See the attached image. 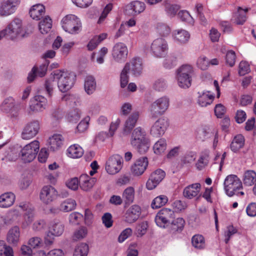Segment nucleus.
Wrapping results in <instances>:
<instances>
[{
  "label": "nucleus",
  "instance_id": "nucleus-1",
  "mask_svg": "<svg viewBox=\"0 0 256 256\" xmlns=\"http://www.w3.org/2000/svg\"><path fill=\"white\" fill-rule=\"evenodd\" d=\"M130 142L140 154H145L150 146L149 140L146 137V132L140 127H138L132 131Z\"/></svg>",
  "mask_w": 256,
  "mask_h": 256
},
{
  "label": "nucleus",
  "instance_id": "nucleus-2",
  "mask_svg": "<svg viewBox=\"0 0 256 256\" xmlns=\"http://www.w3.org/2000/svg\"><path fill=\"white\" fill-rule=\"evenodd\" d=\"M54 78L58 80V86L62 92L70 90L74 86L76 76L64 70H57L53 72Z\"/></svg>",
  "mask_w": 256,
  "mask_h": 256
},
{
  "label": "nucleus",
  "instance_id": "nucleus-3",
  "mask_svg": "<svg viewBox=\"0 0 256 256\" xmlns=\"http://www.w3.org/2000/svg\"><path fill=\"white\" fill-rule=\"evenodd\" d=\"M176 79L179 86L186 88L191 86L193 68L190 64H184L176 70Z\"/></svg>",
  "mask_w": 256,
  "mask_h": 256
},
{
  "label": "nucleus",
  "instance_id": "nucleus-4",
  "mask_svg": "<svg viewBox=\"0 0 256 256\" xmlns=\"http://www.w3.org/2000/svg\"><path fill=\"white\" fill-rule=\"evenodd\" d=\"M62 28L70 34H78L82 28L78 18L74 14H68L61 21Z\"/></svg>",
  "mask_w": 256,
  "mask_h": 256
},
{
  "label": "nucleus",
  "instance_id": "nucleus-5",
  "mask_svg": "<svg viewBox=\"0 0 256 256\" xmlns=\"http://www.w3.org/2000/svg\"><path fill=\"white\" fill-rule=\"evenodd\" d=\"M224 184L226 193L229 196H233L236 194L237 190L242 188L241 180L234 174L228 176L224 180Z\"/></svg>",
  "mask_w": 256,
  "mask_h": 256
},
{
  "label": "nucleus",
  "instance_id": "nucleus-6",
  "mask_svg": "<svg viewBox=\"0 0 256 256\" xmlns=\"http://www.w3.org/2000/svg\"><path fill=\"white\" fill-rule=\"evenodd\" d=\"M169 102L168 97L162 96L152 102L150 108L152 117L156 118L162 115L168 108Z\"/></svg>",
  "mask_w": 256,
  "mask_h": 256
},
{
  "label": "nucleus",
  "instance_id": "nucleus-7",
  "mask_svg": "<svg viewBox=\"0 0 256 256\" xmlns=\"http://www.w3.org/2000/svg\"><path fill=\"white\" fill-rule=\"evenodd\" d=\"M40 148L39 142L34 140L26 144L20 151L22 158L25 162H30L36 156Z\"/></svg>",
  "mask_w": 256,
  "mask_h": 256
},
{
  "label": "nucleus",
  "instance_id": "nucleus-8",
  "mask_svg": "<svg viewBox=\"0 0 256 256\" xmlns=\"http://www.w3.org/2000/svg\"><path fill=\"white\" fill-rule=\"evenodd\" d=\"M174 217V212L172 210L164 208L156 214L155 222L158 226L165 228L166 225L170 224Z\"/></svg>",
  "mask_w": 256,
  "mask_h": 256
},
{
  "label": "nucleus",
  "instance_id": "nucleus-9",
  "mask_svg": "<svg viewBox=\"0 0 256 256\" xmlns=\"http://www.w3.org/2000/svg\"><path fill=\"white\" fill-rule=\"evenodd\" d=\"M123 158L119 154H114L110 156L106 164V170L110 174L118 172L122 167Z\"/></svg>",
  "mask_w": 256,
  "mask_h": 256
},
{
  "label": "nucleus",
  "instance_id": "nucleus-10",
  "mask_svg": "<svg viewBox=\"0 0 256 256\" xmlns=\"http://www.w3.org/2000/svg\"><path fill=\"white\" fill-rule=\"evenodd\" d=\"M58 192L53 186L48 185L42 187L40 192V200L46 204H48L56 199Z\"/></svg>",
  "mask_w": 256,
  "mask_h": 256
},
{
  "label": "nucleus",
  "instance_id": "nucleus-11",
  "mask_svg": "<svg viewBox=\"0 0 256 256\" xmlns=\"http://www.w3.org/2000/svg\"><path fill=\"white\" fill-rule=\"evenodd\" d=\"M1 110L6 112L10 113L12 117L16 118L20 110L18 104H16L13 98L10 96L5 98L0 106Z\"/></svg>",
  "mask_w": 256,
  "mask_h": 256
},
{
  "label": "nucleus",
  "instance_id": "nucleus-12",
  "mask_svg": "<svg viewBox=\"0 0 256 256\" xmlns=\"http://www.w3.org/2000/svg\"><path fill=\"white\" fill-rule=\"evenodd\" d=\"M4 30H6L7 38L11 40L16 38L22 31V20L14 18Z\"/></svg>",
  "mask_w": 256,
  "mask_h": 256
},
{
  "label": "nucleus",
  "instance_id": "nucleus-13",
  "mask_svg": "<svg viewBox=\"0 0 256 256\" xmlns=\"http://www.w3.org/2000/svg\"><path fill=\"white\" fill-rule=\"evenodd\" d=\"M168 126V120L166 118H159L152 126L150 133L155 137L163 135Z\"/></svg>",
  "mask_w": 256,
  "mask_h": 256
},
{
  "label": "nucleus",
  "instance_id": "nucleus-14",
  "mask_svg": "<svg viewBox=\"0 0 256 256\" xmlns=\"http://www.w3.org/2000/svg\"><path fill=\"white\" fill-rule=\"evenodd\" d=\"M40 124L38 120H32L27 123L24 126L22 138L24 140H28L35 136L38 132Z\"/></svg>",
  "mask_w": 256,
  "mask_h": 256
},
{
  "label": "nucleus",
  "instance_id": "nucleus-15",
  "mask_svg": "<svg viewBox=\"0 0 256 256\" xmlns=\"http://www.w3.org/2000/svg\"><path fill=\"white\" fill-rule=\"evenodd\" d=\"M151 48L156 56H164L167 54L168 50L167 42L162 38H157L152 43Z\"/></svg>",
  "mask_w": 256,
  "mask_h": 256
},
{
  "label": "nucleus",
  "instance_id": "nucleus-16",
  "mask_svg": "<svg viewBox=\"0 0 256 256\" xmlns=\"http://www.w3.org/2000/svg\"><path fill=\"white\" fill-rule=\"evenodd\" d=\"M20 3V0H7L0 5V16H8L14 14Z\"/></svg>",
  "mask_w": 256,
  "mask_h": 256
},
{
  "label": "nucleus",
  "instance_id": "nucleus-17",
  "mask_svg": "<svg viewBox=\"0 0 256 256\" xmlns=\"http://www.w3.org/2000/svg\"><path fill=\"white\" fill-rule=\"evenodd\" d=\"M166 173L161 169H158L152 173L146 184V188L149 190L154 189L164 178Z\"/></svg>",
  "mask_w": 256,
  "mask_h": 256
},
{
  "label": "nucleus",
  "instance_id": "nucleus-18",
  "mask_svg": "<svg viewBox=\"0 0 256 256\" xmlns=\"http://www.w3.org/2000/svg\"><path fill=\"white\" fill-rule=\"evenodd\" d=\"M124 68L134 76H139L142 70V59L138 57L134 58L130 62L126 63Z\"/></svg>",
  "mask_w": 256,
  "mask_h": 256
},
{
  "label": "nucleus",
  "instance_id": "nucleus-19",
  "mask_svg": "<svg viewBox=\"0 0 256 256\" xmlns=\"http://www.w3.org/2000/svg\"><path fill=\"white\" fill-rule=\"evenodd\" d=\"M128 53V48L123 43L118 42L113 48L112 56L116 62H120L126 58Z\"/></svg>",
  "mask_w": 256,
  "mask_h": 256
},
{
  "label": "nucleus",
  "instance_id": "nucleus-20",
  "mask_svg": "<svg viewBox=\"0 0 256 256\" xmlns=\"http://www.w3.org/2000/svg\"><path fill=\"white\" fill-rule=\"evenodd\" d=\"M148 160L146 157H142L138 159L131 166L130 172L135 176L142 175L146 170L148 166Z\"/></svg>",
  "mask_w": 256,
  "mask_h": 256
},
{
  "label": "nucleus",
  "instance_id": "nucleus-21",
  "mask_svg": "<svg viewBox=\"0 0 256 256\" xmlns=\"http://www.w3.org/2000/svg\"><path fill=\"white\" fill-rule=\"evenodd\" d=\"M145 4L140 1L132 2L126 6L125 12L129 16H136L145 10Z\"/></svg>",
  "mask_w": 256,
  "mask_h": 256
},
{
  "label": "nucleus",
  "instance_id": "nucleus-22",
  "mask_svg": "<svg viewBox=\"0 0 256 256\" xmlns=\"http://www.w3.org/2000/svg\"><path fill=\"white\" fill-rule=\"evenodd\" d=\"M48 64L49 62L46 61L44 63L40 65L39 67L34 66L28 75V82H33L36 76L41 78L44 76L46 73Z\"/></svg>",
  "mask_w": 256,
  "mask_h": 256
},
{
  "label": "nucleus",
  "instance_id": "nucleus-23",
  "mask_svg": "<svg viewBox=\"0 0 256 256\" xmlns=\"http://www.w3.org/2000/svg\"><path fill=\"white\" fill-rule=\"evenodd\" d=\"M140 214V207L138 205H133L126 210L125 214V220L130 224L133 223L139 218Z\"/></svg>",
  "mask_w": 256,
  "mask_h": 256
},
{
  "label": "nucleus",
  "instance_id": "nucleus-24",
  "mask_svg": "<svg viewBox=\"0 0 256 256\" xmlns=\"http://www.w3.org/2000/svg\"><path fill=\"white\" fill-rule=\"evenodd\" d=\"M138 118L139 113L137 112H132L128 116L125 122L123 129V133L124 134L128 135L130 134L132 130L135 126Z\"/></svg>",
  "mask_w": 256,
  "mask_h": 256
},
{
  "label": "nucleus",
  "instance_id": "nucleus-25",
  "mask_svg": "<svg viewBox=\"0 0 256 256\" xmlns=\"http://www.w3.org/2000/svg\"><path fill=\"white\" fill-rule=\"evenodd\" d=\"M201 185L200 183H195L186 186L183 191L184 197L192 199L198 196L200 192Z\"/></svg>",
  "mask_w": 256,
  "mask_h": 256
},
{
  "label": "nucleus",
  "instance_id": "nucleus-26",
  "mask_svg": "<svg viewBox=\"0 0 256 256\" xmlns=\"http://www.w3.org/2000/svg\"><path fill=\"white\" fill-rule=\"evenodd\" d=\"M20 230L18 226H14L10 228L7 234L8 242L14 246H16L20 241Z\"/></svg>",
  "mask_w": 256,
  "mask_h": 256
},
{
  "label": "nucleus",
  "instance_id": "nucleus-27",
  "mask_svg": "<svg viewBox=\"0 0 256 256\" xmlns=\"http://www.w3.org/2000/svg\"><path fill=\"white\" fill-rule=\"evenodd\" d=\"M96 182V179L90 178L87 174H82L80 178V188L84 191L90 190Z\"/></svg>",
  "mask_w": 256,
  "mask_h": 256
},
{
  "label": "nucleus",
  "instance_id": "nucleus-28",
  "mask_svg": "<svg viewBox=\"0 0 256 256\" xmlns=\"http://www.w3.org/2000/svg\"><path fill=\"white\" fill-rule=\"evenodd\" d=\"M15 195L11 192L4 193L0 196V207L7 208L11 206L15 200Z\"/></svg>",
  "mask_w": 256,
  "mask_h": 256
},
{
  "label": "nucleus",
  "instance_id": "nucleus-29",
  "mask_svg": "<svg viewBox=\"0 0 256 256\" xmlns=\"http://www.w3.org/2000/svg\"><path fill=\"white\" fill-rule=\"evenodd\" d=\"M209 93L210 92L208 91L202 92V94L198 92L200 95L198 97V103L200 106H206L212 102L214 96Z\"/></svg>",
  "mask_w": 256,
  "mask_h": 256
},
{
  "label": "nucleus",
  "instance_id": "nucleus-30",
  "mask_svg": "<svg viewBox=\"0 0 256 256\" xmlns=\"http://www.w3.org/2000/svg\"><path fill=\"white\" fill-rule=\"evenodd\" d=\"M45 8L42 4H36L30 10V17L36 20H39L44 15Z\"/></svg>",
  "mask_w": 256,
  "mask_h": 256
},
{
  "label": "nucleus",
  "instance_id": "nucleus-31",
  "mask_svg": "<svg viewBox=\"0 0 256 256\" xmlns=\"http://www.w3.org/2000/svg\"><path fill=\"white\" fill-rule=\"evenodd\" d=\"M50 148L52 151L57 150L62 144V136L60 134H55L48 140Z\"/></svg>",
  "mask_w": 256,
  "mask_h": 256
},
{
  "label": "nucleus",
  "instance_id": "nucleus-32",
  "mask_svg": "<svg viewBox=\"0 0 256 256\" xmlns=\"http://www.w3.org/2000/svg\"><path fill=\"white\" fill-rule=\"evenodd\" d=\"M134 195L135 190L132 186H128L124 190L122 197L126 205L128 206L134 202Z\"/></svg>",
  "mask_w": 256,
  "mask_h": 256
},
{
  "label": "nucleus",
  "instance_id": "nucleus-33",
  "mask_svg": "<svg viewBox=\"0 0 256 256\" xmlns=\"http://www.w3.org/2000/svg\"><path fill=\"white\" fill-rule=\"evenodd\" d=\"M217 131V130L212 126H204L200 131L198 138L202 141H204L213 136Z\"/></svg>",
  "mask_w": 256,
  "mask_h": 256
},
{
  "label": "nucleus",
  "instance_id": "nucleus-34",
  "mask_svg": "<svg viewBox=\"0 0 256 256\" xmlns=\"http://www.w3.org/2000/svg\"><path fill=\"white\" fill-rule=\"evenodd\" d=\"M56 236H60L64 230V225L58 220H54L52 222L48 228Z\"/></svg>",
  "mask_w": 256,
  "mask_h": 256
},
{
  "label": "nucleus",
  "instance_id": "nucleus-35",
  "mask_svg": "<svg viewBox=\"0 0 256 256\" xmlns=\"http://www.w3.org/2000/svg\"><path fill=\"white\" fill-rule=\"evenodd\" d=\"M84 88L88 94H92L96 88V82L94 78L91 76H87L84 80Z\"/></svg>",
  "mask_w": 256,
  "mask_h": 256
},
{
  "label": "nucleus",
  "instance_id": "nucleus-36",
  "mask_svg": "<svg viewBox=\"0 0 256 256\" xmlns=\"http://www.w3.org/2000/svg\"><path fill=\"white\" fill-rule=\"evenodd\" d=\"M256 182V172L252 170H246L244 174L243 182L244 186H252Z\"/></svg>",
  "mask_w": 256,
  "mask_h": 256
},
{
  "label": "nucleus",
  "instance_id": "nucleus-37",
  "mask_svg": "<svg viewBox=\"0 0 256 256\" xmlns=\"http://www.w3.org/2000/svg\"><path fill=\"white\" fill-rule=\"evenodd\" d=\"M83 154L82 148L76 144L70 146L67 150V155L70 158H74L81 157Z\"/></svg>",
  "mask_w": 256,
  "mask_h": 256
},
{
  "label": "nucleus",
  "instance_id": "nucleus-38",
  "mask_svg": "<svg viewBox=\"0 0 256 256\" xmlns=\"http://www.w3.org/2000/svg\"><path fill=\"white\" fill-rule=\"evenodd\" d=\"M242 8L238 6V10L233 14L232 20L236 24L242 25L246 20V16L244 12H242Z\"/></svg>",
  "mask_w": 256,
  "mask_h": 256
},
{
  "label": "nucleus",
  "instance_id": "nucleus-39",
  "mask_svg": "<svg viewBox=\"0 0 256 256\" xmlns=\"http://www.w3.org/2000/svg\"><path fill=\"white\" fill-rule=\"evenodd\" d=\"M171 230L172 232H181L185 224V221L182 218H178L176 219H173L170 222Z\"/></svg>",
  "mask_w": 256,
  "mask_h": 256
},
{
  "label": "nucleus",
  "instance_id": "nucleus-40",
  "mask_svg": "<svg viewBox=\"0 0 256 256\" xmlns=\"http://www.w3.org/2000/svg\"><path fill=\"white\" fill-rule=\"evenodd\" d=\"M52 26V21L49 16L45 17L39 23V30L42 34H47L51 29Z\"/></svg>",
  "mask_w": 256,
  "mask_h": 256
},
{
  "label": "nucleus",
  "instance_id": "nucleus-41",
  "mask_svg": "<svg viewBox=\"0 0 256 256\" xmlns=\"http://www.w3.org/2000/svg\"><path fill=\"white\" fill-rule=\"evenodd\" d=\"M244 142V137L242 134L237 135L232 142L230 148L233 152H236L243 147Z\"/></svg>",
  "mask_w": 256,
  "mask_h": 256
},
{
  "label": "nucleus",
  "instance_id": "nucleus-42",
  "mask_svg": "<svg viewBox=\"0 0 256 256\" xmlns=\"http://www.w3.org/2000/svg\"><path fill=\"white\" fill-rule=\"evenodd\" d=\"M168 198L165 195H160L154 198L152 202L151 206L153 209H158L164 206Z\"/></svg>",
  "mask_w": 256,
  "mask_h": 256
},
{
  "label": "nucleus",
  "instance_id": "nucleus-43",
  "mask_svg": "<svg viewBox=\"0 0 256 256\" xmlns=\"http://www.w3.org/2000/svg\"><path fill=\"white\" fill-rule=\"evenodd\" d=\"M52 76L45 81L44 84V89L46 94L49 97H51L53 94L54 88L56 86V82L54 78V73L52 72Z\"/></svg>",
  "mask_w": 256,
  "mask_h": 256
},
{
  "label": "nucleus",
  "instance_id": "nucleus-44",
  "mask_svg": "<svg viewBox=\"0 0 256 256\" xmlns=\"http://www.w3.org/2000/svg\"><path fill=\"white\" fill-rule=\"evenodd\" d=\"M190 37V34L185 30H180L174 31V38L181 43L186 42Z\"/></svg>",
  "mask_w": 256,
  "mask_h": 256
},
{
  "label": "nucleus",
  "instance_id": "nucleus-45",
  "mask_svg": "<svg viewBox=\"0 0 256 256\" xmlns=\"http://www.w3.org/2000/svg\"><path fill=\"white\" fill-rule=\"evenodd\" d=\"M76 205V202L74 200L68 199L60 204V210L64 212H68L74 210Z\"/></svg>",
  "mask_w": 256,
  "mask_h": 256
},
{
  "label": "nucleus",
  "instance_id": "nucleus-46",
  "mask_svg": "<svg viewBox=\"0 0 256 256\" xmlns=\"http://www.w3.org/2000/svg\"><path fill=\"white\" fill-rule=\"evenodd\" d=\"M192 246L198 249H202L204 248L205 241L204 236L200 234H196L192 238Z\"/></svg>",
  "mask_w": 256,
  "mask_h": 256
},
{
  "label": "nucleus",
  "instance_id": "nucleus-47",
  "mask_svg": "<svg viewBox=\"0 0 256 256\" xmlns=\"http://www.w3.org/2000/svg\"><path fill=\"white\" fill-rule=\"evenodd\" d=\"M166 148V140L161 138L155 143L153 146L154 152L157 154H160L164 152Z\"/></svg>",
  "mask_w": 256,
  "mask_h": 256
},
{
  "label": "nucleus",
  "instance_id": "nucleus-48",
  "mask_svg": "<svg viewBox=\"0 0 256 256\" xmlns=\"http://www.w3.org/2000/svg\"><path fill=\"white\" fill-rule=\"evenodd\" d=\"M46 222L43 219L36 220L32 226V230L37 232H42L46 228Z\"/></svg>",
  "mask_w": 256,
  "mask_h": 256
},
{
  "label": "nucleus",
  "instance_id": "nucleus-49",
  "mask_svg": "<svg viewBox=\"0 0 256 256\" xmlns=\"http://www.w3.org/2000/svg\"><path fill=\"white\" fill-rule=\"evenodd\" d=\"M88 246L86 243H82L75 248L74 256H87Z\"/></svg>",
  "mask_w": 256,
  "mask_h": 256
},
{
  "label": "nucleus",
  "instance_id": "nucleus-50",
  "mask_svg": "<svg viewBox=\"0 0 256 256\" xmlns=\"http://www.w3.org/2000/svg\"><path fill=\"white\" fill-rule=\"evenodd\" d=\"M80 114L79 109H74L68 114L67 119L70 122L76 123L80 120Z\"/></svg>",
  "mask_w": 256,
  "mask_h": 256
},
{
  "label": "nucleus",
  "instance_id": "nucleus-51",
  "mask_svg": "<svg viewBox=\"0 0 256 256\" xmlns=\"http://www.w3.org/2000/svg\"><path fill=\"white\" fill-rule=\"evenodd\" d=\"M177 64V58L174 55L168 56L163 62V66L166 68L170 69Z\"/></svg>",
  "mask_w": 256,
  "mask_h": 256
},
{
  "label": "nucleus",
  "instance_id": "nucleus-52",
  "mask_svg": "<svg viewBox=\"0 0 256 256\" xmlns=\"http://www.w3.org/2000/svg\"><path fill=\"white\" fill-rule=\"evenodd\" d=\"M156 28L158 32L162 36H167L170 32V28L164 24H158Z\"/></svg>",
  "mask_w": 256,
  "mask_h": 256
},
{
  "label": "nucleus",
  "instance_id": "nucleus-53",
  "mask_svg": "<svg viewBox=\"0 0 256 256\" xmlns=\"http://www.w3.org/2000/svg\"><path fill=\"white\" fill-rule=\"evenodd\" d=\"M153 86L155 90L158 92H162L166 88V84L164 79L160 78L154 82Z\"/></svg>",
  "mask_w": 256,
  "mask_h": 256
},
{
  "label": "nucleus",
  "instance_id": "nucleus-54",
  "mask_svg": "<svg viewBox=\"0 0 256 256\" xmlns=\"http://www.w3.org/2000/svg\"><path fill=\"white\" fill-rule=\"evenodd\" d=\"M236 56L235 52L233 50L228 51L226 56V61L227 64L232 67L236 62Z\"/></svg>",
  "mask_w": 256,
  "mask_h": 256
},
{
  "label": "nucleus",
  "instance_id": "nucleus-55",
  "mask_svg": "<svg viewBox=\"0 0 256 256\" xmlns=\"http://www.w3.org/2000/svg\"><path fill=\"white\" fill-rule=\"evenodd\" d=\"M87 230L84 227H81L78 230H76L73 236V240H78L84 238L87 234Z\"/></svg>",
  "mask_w": 256,
  "mask_h": 256
},
{
  "label": "nucleus",
  "instance_id": "nucleus-56",
  "mask_svg": "<svg viewBox=\"0 0 256 256\" xmlns=\"http://www.w3.org/2000/svg\"><path fill=\"white\" fill-rule=\"evenodd\" d=\"M197 64L202 70H206L210 65L209 60L205 56H200L197 60Z\"/></svg>",
  "mask_w": 256,
  "mask_h": 256
},
{
  "label": "nucleus",
  "instance_id": "nucleus-57",
  "mask_svg": "<svg viewBox=\"0 0 256 256\" xmlns=\"http://www.w3.org/2000/svg\"><path fill=\"white\" fill-rule=\"evenodd\" d=\"M55 236H56V235L48 229V230L46 232L44 237V242L46 245H52L54 243Z\"/></svg>",
  "mask_w": 256,
  "mask_h": 256
},
{
  "label": "nucleus",
  "instance_id": "nucleus-58",
  "mask_svg": "<svg viewBox=\"0 0 256 256\" xmlns=\"http://www.w3.org/2000/svg\"><path fill=\"white\" fill-rule=\"evenodd\" d=\"M208 163V156H201L196 164V168L198 170H202L206 166Z\"/></svg>",
  "mask_w": 256,
  "mask_h": 256
},
{
  "label": "nucleus",
  "instance_id": "nucleus-59",
  "mask_svg": "<svg viewBox=\"0 0 256 256\" xmlns=\"http://www.w3.org/2000/svg\"><path fill=\"white\" fill-rule=\"evenodd\" d=\"M250 71V66L248 62L242 61L239 64L238 74L240 76H244Z\"/></svg>",
  "mask_w": 256,
  "mask_h": 256
},
{
  "label": "nucleus",
  "instance_id": "nucleus-60",
  "mask_svg": "<svg viewBox=\"0 0 256 256\" xmlns=\"http://www.w3.org/2000/svg\"><path fill=\"white\" fill-rule=\"evenodd\" d=\"M102 223L107 228H110L112 226L113 220H112V216L109 212L105 213L102 216Z\"/></svg>",
  "mask_w": 256,
  "mask_h": 256
},
{
  "label": "nucleus",
  "instance_id": "nucleus-61",
  "mask_svg": "<svg viewBox=\"0 0 256 256\" xmlns=\"http://www.w3.org/2000/svg\"><path fill=\"white\" fill-rule=\"evenodd\" d=\"M112 4L111 3H109L104 7L98 19V23L100 24L104 20L108 14L112 10Z\"/></svg>",
  "mask_w": 256,
  "mask_h": 256
},
{
  "label": "nucleus",
  "instance_id": "nucleus-62",
  "mask_svg": "<svg viewBox=\"0 0 256 256\" xmlns=\"http://www.w3.org/2000/svg\"><path fill=\"white\" fill-rule=\"evenodd\" d=\"M82 217V216L78 212H72L69 216V222L72 224H79V220L81 219Z\"/></svg>",
  "mask_w": 256,
  "mask_h": 256
},
{
  "label": "nucleus",
  "instance_id": "nucleus-63",
  "mask_svg": "<svg viewBox=\"0 0 256 256\" xmlns=\"http://www.w3.org/2000/svg\"><path fill=\"white\" fill-rule=\"evenodd\" d=\"M46 106L40 103L37 101L33 100L32 102V104L30 106V108L31 110L33 112H40L45 109Z\"/></svg>",
  "mask_w": 256,
  "mask_h": 256
},
{
  "label": "nucleus",
  "instance_id": "nucleus-64",
  "mask_svg": "<svg viewBox=\"0 0 256 256\" xmlns=\"http://www.w3.org/2000/svg\"><path fill=\"white\" fill-rule=\"evenodd\" d=\"M132 230L130 228H126L122 230L118 238V242H122L124 241L132 234Z\"/></svg>",
  "mask_w": 256,
  "mask_h": 256
}]
</instances>
